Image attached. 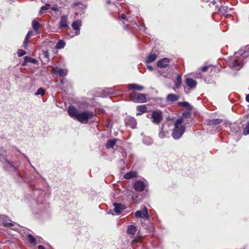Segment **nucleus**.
I'll return each instance as SVG.
<instances>
[{
    "label": "nucleus",
    "mask_w": 249,
    "mask_h": 249,
    "mask_svg": "<svg viewBox=\"0 0 249 249\" xmlns=\"http://www.w3.org/2000/svg\"><path fill=\"white\" fill-rule=\"evenodd\" d=\"M68 112L71 117L76 119L79 122L84 124H87L89 120L94 115V112L92 111L87 110L79 113L73 106L69 107Z\"/></svg>",
    "instance_id": "1"
},
{
    "label": "nucleus",
    "mask_w": 249,
    "mask_h": 249,
    "mask_svg": "<svg viewBox=\"0 0 249 249\" xmlns=\"http://www.w3.org/2000/svg\"><path fill=\"white\" fill-rule=\"evenodd\" d=\"M183 118L178 119L174 124V128L172 133V137L176 140H178L182 136L185 131V126L181 125Z\"/></svg>",
    "instance_id": "2"
},
{
    "label": "nucleus",
    "mask_w": 249,
    "mask_h": 249,
    "mask_svg": "<svg viewBox=\"0 0 249 249\" xmlns=\"http://www.w3.org/2000/svg\"><path fill=\"white\" fill-rule=\"evenodd\" d=\"M129 96L134 103H144L147 102L146 95L144 93L132 92L129 94Z\"/></svg>",
    "instance_id": "3"
},
{
    "label": "nucleus",
    "mask_w": 249,
    "mask_h": 249,
    "mask_svg": "<svg viewBox=\"0 0 249 249\" xmlns=\"http://www.w3.org/2000/svg\"><path fill=\"white\" fill-rule=\"evenodd\" d=\"M151 119H152V122L156 124H159L163 119L162 112L160 110H156L152 112Z\"/></svg>",
    "instance_id": "4"
},
{
    "label": "nucleus",
    "mask_w": 249,
    "mask_h": 249,
    "mask_svg": "<svg viewBox=\"0 0 249 249\" xmlns=\"http://www.w3.org/2000/svg\"><path fill=\"white\" fill-rule=\"evenodd\" d=\"M124 123L126 126H129L133 129L136 128L137 124L136 119L130 116H127L125 118Z\"/></svg>",
    "instance_id": "5"
},
{
    "label": "nucleus",
    "mask_w": 249,
    "mask_h": 249,
    "mask_svg": "<svg viewBox=\"0 0 249 249\" xmlns=\"http://www.w3.org/2000/svg\"><path fill=\"white\" fill-rule=\"evenodd\" d=\"M145 183L141 180H137L134 182V189L137 192H142L145 188Z\"/></svg>",
    "instance_id": "6"
},
{
    "label": "nucleus",
    "mask_w": 249,
    "mask_h": 249,
    "mask_svg": "<svg viewBox=\"0 0 249 249\" xmlns=\"http://www.w3.org/2000/svg\"><path fill=\"white\" fill-rule=\"evenodd\" d=\"M170 60L168 58H164L159 60L157 63V67L160 68H166L169 66Z\"/></svg>",
    "instance_id": "7"
},
{
    "label": "nucleus",
    "mask_w": 249,
    "mask_h": 249,
    "mask_svg": "<svg viewBox=\"0 0 249 249\" xmlns=\"http://www.w3.org/2000/svg\"><path fill=\"white\" fill-rule=\"evenodd\" d=\"M236 54L242 56L244 58L249 57V45L246 46L244 49H240Z\"/></svg>",
    "instance_id": "8"
},
{
    "label": "nucleus",
    "mask_w": 249,
    "mask_h": 249,
    "mask_svg": "<svg viewBox=\"0 0 249 249\" xmlns=\"http://www.w3.org/2000/svg\"><path fill=\"white\" fill-rule=\"evenodd\" d=\"M136 109L138 111V112L136 113L137 116L141 115L143 113L147 112V107L145 105L138 106L136 107Z\"/></svg>",
    "instance_id": "9"
},
{
    "label": "nucleus",
    "mask_w": 249,
    "mask_h": 249,
    "mask_svg": "<svg viewBox=\"0 0 249 249\" xmlns=\"http://www.w3.org/2000/svg\"><path fill=\"white\" fill-rule=\"evenodd\" d=\"M27 63H31L34 64H37L38 63V62L36 59L26 56H25L24 58V61L22 63V66H26Z\"/></svg>",
    "instance_id": "10"
},
{
    "label": "nucleus",
    "mask_w": 249,
    "mask_h": 249,
    "mask_svg": "<svg viewBox=\"0 0 249 249\" xmlns=\"http://www.w3.org/2000/svg\"><path fill=\"white\" fill-rule=\"evenodd\" d=\"M215 10H217L224 16H227L228 12V7L227 6H221L219 7L217 5L215 6Z\"/></svg>",
    "instance_id": "11"
},
{
    "label": "nucleus",
    "mask_w": 249,
    "mask_h": 249,
    "mask_svg": "<svg viewBox=\"0 0 249 249\" xmlns=\"http://www.w3.org/2000/svg\"><path fill=\"white\" fill-rule=\"evenodd\" d=\"M185 84L190 88L193 89L196 87L197 82L195 80L192 78H187L185 80Z\"/></svg>",
    "instance_id": "12"
},
{
    "label": "nucleus",
    "mask_w": 249,
    "mask_h": 249,
    "mask_svg": "<svg viewBox=\"0 0 249 249\" xmlns=\"http://www.w3.org/2000/svg\"><path fill=\"white\" fill-rule=\"evenodd\" d=\"M179 98V96L175 94H169L166 96V101L172 103L178 101Z\"/></svg>",
    "instance_id": "13"
},
{
    "label": "nucleus",
    "mask_w": 249,
    "mask_h": 249,
    "mask_svg": "<svg viewBox=\"0 0 249 249\" xmlns=\"http://www.w3.org/2000/svg\"><path fill=\"white\" fill-rule=\"evenodd\" d=\"M53 73L58 74L60 77L65 76L67 74V71L64 70L58 67L53 68Z\"/></svg>",
    "instance_id": "14"
},
{
    "label": "nucleus",
    "mask_w": 249,
    "mask_h": 249,
    "mask_svg": "<svg viewBox=\"0 0 249 249\" xmlns=\"http://www.w3.org/2000/svg\"><path fill=\"white\" fill-rule=\"evenodd\" d=\"M113 205L114 206V211L117 214L121 213L122 211L125 209L124 205L121 203H115Z\"/></svg>",
    "instance_id": "15"
},
{
    "label": "nucleus",
    "mask_w": 249,
    "mask_h": 249,
    "mask_svg": "<svg viewBox=\"0 0 249 249\" xmlns=\"http://www.w3.org/2000/svg\"><path fill=\"white\" fill-rule=\"evenodd\" d=\"M67 17L66 16H62L61 17L60 21L59 22V27L62 28H69L67 24Z\"/></svg>",
    "instance_id": "16"
},
{
    "label": "nucleus",
    "mask_w": 249,
    "mask_h": 249,
    "mask_svg": "<svg viewBox=\"0 0 249 249\" xmlns=\"http://www.w3.org/2000/svg\"><path fill=\"white\" fill-rule=\"evenodd\" d=\"M128 88L129 90H136L138 91H142L144 89V87L136 84H129L128 85Z\"/></svg>",
    "instance_id": "17"
},
{
    "label": "nucleus",
    "mask_w": 249,
    "mask_h": 249,
    "mask_svg": "<svg viewBox=\"0 0 249 249\" xmlns=\"http://www.w3.org/2000/svg\"><path fill=\"white\" fill-rule=\"evenodd\" d=\"M137 172L136 171H131L126 173L124 176V178L126 179H129L132 178H137Z\"/></svg>",
    "instance_id": "18"
},
{
    "label": "nucleus",
    "mask_w": 249,
    "mask_h": 249,
    "mask_svg": "<svg viewBox=\"0 0 249 249\" xmlns=\"http://www.w3.org/2000/svg\"><path fill=\"white\" fill-rule=\"evenodd\" d=\"M241 124L234 123L231 124L230 128L232 132H237L240 130L241 128Z\"/></svg>",
    "instance_id": "19"
},
{
    "label": "nucleus",
    "mask_w": 249,
    "mask_h": 249,
    "mask_svg": "<svg viewBox=\"0 0 249 249\" xmlns=\"http://www.w3.org/2000/svg\"><path fill=\"white\" fill-rule=\"evenodd\" d=\"M241 127L242 128V134L243 135L246 136L249 134V120L245 124H242Z\"/></svg>",
    "instance_id": "20"
},
{
    "label": "nucleus",
    "mask_w": 249,
    "mask_h": 249,
    "mask_svg": "<svg viewBox=\"0 0 249 249\" xmlns=\"http://www.w3.org/2000/svg\"><path fill=\"white\" fill-rule=\"evenodd\" d=\"M137 231V229L136 227L135 226L131 225L128 226L127 229V233L128 234L133 235L135 234L136 232Z\"/></svg>",
    "instance_id": "21"
},
{
    "label": "nucleus",
    "mask_w": 249,
    "mask_h": 249,
    "mask_svg": "<svg viewBox=\"0 0 249 249\" xmlns=\"http://www.w3.org/2000/svg\"><path fill=\"white\" fill-rule=\"evenodd\" d=\"M223 122V120L220 119H212L209 121L208 124L213 126Z\"/></svg>",
    "instance_id": "22"
},
{
    "label": "nucleus",
    "mask_w": 249,
    "mask_h": 249,
    "mask_svg": "<svg viewBox=\"0 0 249 249\" xmlns=\"http://www.w3.org/2000/svg\"><path fill=\"white\" fill-rule=\"evenodd\" d=\"M116 140L115 139H110V140H109L107 141V143H106V147L107 148H110L111 147H113L114 145L116 144Z\"/></svg>",
    "instance_id": "23"
},
{
    "label": "nucleus",
    "mask_w": 249,
    "mask_h": 249,
    "mask_svg": "<svg viewBox=\"0 0 249 249\" xmlns=\"http://www.w3.org/2000/svg\"><path fill=\"white\" fill-rule=\"evenodd\" d=\"M175 87L177 89L179 88L182 83V77L181 75L178 74L176 77V80L175 82Z\"/></svg>",
    "instance_id": "24"
},
{
    "label": "nucleus",
    "mask_w": 249,
    "mask_h": 249,
    "mask_svg": "<svg viewBox=\"0 0 249 249\" xmlns=\"http://www.w3.org/2000/svg\"><path fill=\"white\" fill-rule=\"evenodd\" d=\"M27 238L30 244L33 245H35L37 244L36 239L31 234H28L27 235Z\"/></svg>",
    "instance_id": "25"
},
{
    "label": "nucleus",
    "mask_w": 249,
    "mask_h": 249,
    "mask_svg": "<svg viewBox=\"0 0 249 249\" xmlns=\"http://www.w3.org/2000/svg\"><path fill=\"white\" fill-rule=\"evenodd\" d=\"M81 25V22L80 20L74 21L72 24V27L73 30L75 31H79L80 30V26Z\"/></svg>",
    "instance_id": "26"
},
{
    "label": "nucleus",
    "mask_w": 249,
    "mask_h": 249,
    "mask_svg": "<svg viewBox=\"0 0 249 249\" xmlns=\"http://www.w3.org/2000/svg\"><path fill=\"white\" fill-rule=\"evenodd\" d=\"M157 57V55L155 53L150 54L147 57L146 60V62L147 63H151L154 61Z\"/></svg>",
    "instance_id": "27"
},
{
    "label": "nucleus",
    "mask_w": 249,
    "mask_h": 249,
    "mask_svg": "<svg viewBox=\"0 0 249 249\" xmlns=\"http://www.w3.org/2000/svg\"><path fill=\"white\" fill-rule=\"evenodd\" d=\"M66 43L63 40H59L55 45V48L57 49H61L64 48L65 46Z\"/></svg>",
    "instance_id": "28"
},
{
    "label": "nucleus",
    "mask_w": 249,
    "mask_h": 249,
    "mask_svg": "<svg viewBox=\"0 0 249 249\" xmlns=\"http://www.w3.org/2000/svg\"><path fill=\"white\" fill-rule=\"evenodd\" d=\"M39 23L37 21L34 20L32 21V27L34 31L38 32L39 28Z\"/></svg>",
    "instance_id": "29"
},
{
    "label": "nucleus",
    "mask_w": 249,
    "mask_h": 249,
    "mask_svg": "<svg viewBox=\"0 0 249 249\" xmlns=\"http://www.w3.org/2000/svg\"><path fill=\"white\" fill-rule=\"evenodd\" d=\"M182 116L185 119H190L192 117L191 113L190 111H185L182 113Z\"/></svg>",
    "instance_id": "30"
},
{
    "label": "nucleus",
    "mask_w": 249,
    "mask_h": 249,
    "mask_svg": "<svg viewBox=\"0 0 249 249\" xmlns=\"http://www.w3.org/2000/svg\"><path fill=\"white\" fill-rule=\"evenodd\" d=\"M5 162L8 163L9 166L12 168V170L14 172H18V167L15 166L12 163L10 162L8 160H5Z\"/></svg>",
    "instance_id": "31"
},
{
    "label": "nucleus",
    "mask_w": 249,
    "mask_h": 249,
    "mask_svg": "<svg viewBox=\"0 0 249 249\" xmlns=\"http://www.w3.org/2000/svg\"><path fill=\"white\" fill-rule=\"evenodd\" d=\"M142 217H144L147 219L149 218L148 210L145 207H144V210L142 212Z\"/></svg>",
    "instance_id": "32"
},
{
    "label": "nucleus",
    "mask_w": 249,
    "mask_h": 249,
    "mask_svg": "<svg viewBox=\"0 0 249 249\" xmlns=\"http://www.w3.org/2000/svg\"><path fill=\"white\" fill-rule=\"evenodd\" d=\"M45 90L43 88H40L37 89L36 92V95H41V96H43L45 94Z\"/></svg>",
    "instance_id": "33"
},
{
    "label": "nucleus",
    "mask_w": 249,
    "mask_h": 249,
    "mask_svg": "<svg viewBox=\"0 0 249 249\" xmlns=\"http://www.w3.org/2000/svg\"><path fill=\"white\" fill-rule=\"evenodd\" d=\"M159 73L162 76L164 77H167L168 75L169 72L167 71H165L164 70H159L158 71Z\"/></svg>",
    "instance_id": "34"
},
{
    "label": "nucleus",
    "mask_w": 249,
    "mask_h": 249,
    "mask_svg": "<svg viewBox=\"0 0 249 249\" xmlns=\"http://www.w3.org/2000/svg\"><path fill=\"white\" fill-rule=\"evenodd\" d=\"M50 4H46L44 6H43L41 7L40 11V12H41L42 11L47 10L50 8Z\"/></svg>",
    "instance_id": "35"
},
{
    "label": "nucleus",
    "mask_w": 249,
    "mask_h": 249,
    "mask_svg": "<svg viewBox=\"0 0 249 249\" xmlns=\"http://www.w3.org/2000/svg\"><path fill=\"white\" fill-rule=\"evenodd\" d=\"M178 104L185 107H190V104L187 102H178Z\"/></svg>",
    "instance_id": "36"
},
{
    "label": "nucleus",
    "mask_w": 249,
    "mask_h": 249,
    "mask_svg": "<svg viewBox=\"0 0 249 249\" xmlns=\"http://www.w3.org/2000/svg\"><path fill=\"white\" fill-rule=\"evenodd\" d=\"M26 52L22 49H19L18 51V56H22L26 54Z\"/></svg>",
    "instance_id": "37"
},
{
    "label": "nucleus",
    "mask_w": 249,
    "mask_h": 249,
    "mask_svg": "<svg viewBox=\"0 0 249 249\" xmlns=\"http://www.w3.org/2000/svg\"><path fill=\"white\" fill-rule=\"evenodd\" d=\"M33 35V32L32 31H29L26 35L25 39L26 40V41H28V39L31 37V36Z\"/></svg>",
    "instance_id": "38"
},
{
    "label": "nucleus",
    "mask_w": 249,
    "mask_h": 249,
    "mask_svg": "<svg viewBox=\"0 0 249 249\" xmlns=\"http://www.w3.org/2000/svg\"><path fill=\"white\" fill-rule=\"evenodd\" d=\"M140 241V239L139 237H137V238H135V239H134L131 243V245H135V244H137L138 242H139Z\"/></svg>",
    "instance_id": "39"
},
{
    "label": "nucleus",
    "mask_w": 249,
    "mask_h": 249,
    "mask_svg": "<svg viewBox=\"0 0 249 249\" xmlns=\"http://www.w3.org/2000/svg\"><path fill=\"white\" fill-rule=\"evenodd\" d=\"M135 215L136 217H142V211H137L135 213Z\"/></svg>",
    "instance_id": "40"
},
{
    "label": "nucleus",
    "mask_w": 249,
    "mask_h": 249,
    "mask_svg": "<svg viewBox=\"0 0 249 249\" xmlns=\"http://www.w3.org/2000/svg\"><path fill=\"white\" fill-rule=\"evenodd\" d=\"M240 65V63H239V60L238 59H235L233 61V62H232V66L233 67H237V66H239Z\"/></svg>",
    "instance_id": "41"
},
{
    "label": "nucleus",
    "mask_w": 249,
    "mask_h": 249,
    "mask_svg": "<svg viewBox=\"0 0 249 249\" xmlns=\"http://www.w3.org/2000/svg\"><path fill=\"white\" fill-rule=\"evenodd\" d=\"M82 4V2H74L72 3V4L71 5V7L72 8H75L77 6H78L79 5H81Z\"/></svg>",
    "instance_id": "42"
},
{
    "label": "nucleus",
    "mask_w": 249,
    "mask_h": 249,
    "mask_svg": "<svg viewBox=\"0 0 249 249\" xmlns=\"http://www.w3.org/2000/svg\"><path fill=\"white\" fill-rule=\"evenodd\" d=\"M3 225L5 227H8V228L14 226V224L13 223H9V222H4V223H3Z\"/></svg>",
    "instance_id": "43"
},
{
    "label": "nucleus",
    "mask_w": 249,
    "mask_h": 249,
    "mask_svg": "<svg viewBox=\"0 0 249 249\" xmlns=\"http://www.w3.org/2000/svg\"><path fill=\"white\" fill-rule=\"evenodd\" d=\"M208 68H209V66H203L201 68V70L203 72H206L208 71Z\"/></svg>",
    "instance_id": "44"
},
{
    "label": "nucleus",
    "mask_w": 249,
    "mask_h": 249,
    "mask_svg": "<svg viewBox=\"0 0 249 249\" xmlns=\"http://www.w3.org/2000/svg\"><path fill=\"white\" fill-rule=\"evenodd\" d=\"M217 0H213L211 1V3L209 4V5L211 6V4H213V5H215L217 3Z\"/></svg>",
    "instance_id": "45"
},
{
    "label": "nucleus",
    "mask_w": 249,
    "mask_h": 249,
    "mask_svg": "<svg viewBox=\"0 0 249 249\" xmlns=\"http://www.w3.org/2000/svg\"><path fill=\"white\" fill-rule=\"evenodd\" d=\"M44 56L46 58H48L49 55V53L48 51H45L44 53Z\"/></svg>",
    "instance_id": "46"
},
{
    "label": "nucleus",
    "mask_w": 249,
    "mask_h": 249,
    "mask_svg": "<svg viewBox=\"0 0 249 249\" xmlns=\"http://www.w3.org/2000/svg\"><path fill=\"white\" fill-rule=\"evenodd\" d=\"M121 18L122 19L125 20L126 19V16L124 14H123L121 16Z\"/></svg>",
    "instance_id": "47"
},
{
    "label": "nucleus",
    "mask_w": 249,
    "mask_h": 249,
    "mask_svg": "<svg viewBox=\"0 0 249 249\" xmlns=\"http://www.w3.org/2000/svg\"><path fill=\"white\" fill-rule=\"evenodd\" d=\"M27 43H28V41H26V40L24 39V42H23V44H24V47L25 48H27Z\"/></svg>",
    "instance_id": "48"
},
{
    "label": "nucleus",
    "mask_w": 249,
    "mask_h": 249,
    "mask_svg": "<svg viewBox=\"0 0 249 249\" xmlns=\"http://www.w3.org/2000/svg\"><path fill=\"white\" fill-rule=\"evenodd\" d=\"M246 100L249 103V94H247L246 97Z\"/></svg>",
    "instance_id": "49"
},
{
    "label": "nucleus",
    "mask_w": 249,
    "mask_h": 249,
    "mask_svg": "<svg viewBox=\"0 0 249 249\" xmlns=\"http://www.w3.org/2000/svg\"><path fill=\"white\" fill-rule=\"evenodd\" d=\"M38 249H45V248L42 245H39L38 246Z\"/></svg>",
    "instance_id": "50"
},
{
    "label": "nucleus",
    "mask_w": 249,
    "mask_h": 249,
    "mask_svg": "<svg viewBox=\"0 0 249 249\" xmlns=\"http://www.w3.org/2000/svg\"><path fill=\"white\" fill-rule=\"evenodd\" d=\"M147 67L148 69L149 70H150V71H152L153 70V68L151 66L148 65Z\"/></svg>",
    "instance_id": "51"
},
{
    "label": "nucleus",
    "mask_w": 249,
    "mask_h": 249,
    "mask_svg": "<svg viewBox=\"0 0 249 249\" xmlns=\"http://www.w3.org/2000/svg\"><path fill=\"white\" fill-rule=\"evenodd\" d=\"M52 10H53V11H56L57 10V9L56 8H55V7H52Z\"/></svg>",
    "instance_id": "52"
},
{
    "label": "nucleus",
    "mask_w": 249,
    "mask_h": 249,
    "mask_svg": "<svg viewBox=\"0 0 249 249\" xmlns=\"http://www.w3.org/2000/svg\"><path fill=\"white\" fill-rule=\"evenodd\" d=\"M149 115H147V117L148 118H149Z\"/></svg>",
    "instance_id": "53"
}]
</instances>
